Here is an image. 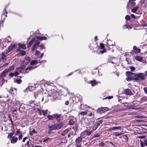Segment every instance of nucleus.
Instances as JSON below:
<instances>
[{
    "label": "nucleus",
    "mask_w": 147,
    "mask_h": 147,
    "mask_svg": "<svg viewBox=\"0 0 147 147\" xmlns=\"http://www.w3.org/2000/svg\"><path fill=\"white\" fill-rule=\"evenodd\" d=\"M134 74V73H132L129 71H127L125 73V75L127 76H131Z\"/></svg>",
    "instance_id": "obj_28"
},
{
    "label": "nucleus",
    "mask_w": 147,
    "mask_h": 147,
    "mask_svg": "<svg viewBox=\"0 0 147 147\" xmlns=\"http://www.w3.org/2000/svg\"><path fill=\"white\" fill-rule=\"evenodd\" d=\"M103 121L102 120H100L96 122L95 124L97 126L99 127L101 125Z\"/></svg>",
    "instance_id": "obj_23"
},
{
    "label": "nucleus",
    "mask_w": 147,
    "mask_h": 147,
    "mask_svg": "<svg viewBox=\"0 0 147 147\" xmlns=\"http://www.w3.org/2000/svg\"><path fill=\"white\" fill-rule=\"evenodd\" d=\"M47 110H42V113L43 114L44 116H45L46 115V114L47 113Z\"/></svg>",
    "instance_id": "obj_44"
},
{
    "label": "nucleus",
    "mask_w": 147,
    "mask_h": 147,
    "mask_svg": "<svg viewBox=\"0 0 147 147\" xmlns=\"http://www.w3.org/2000/svg\"><path fill=\"white\" fill-rule=\"evenodd\" d=\"M35 42L34 44L32 46V51H34L36 49H37L40 43V41H37V40H35Z\"/></svg>",
    "instance_id": "obj_7"
},
{
    "label": "nucleus",
    "mask_w": 147,
    "mask_h": 147,
    "mask_svg": "<svg viewBox=\"0 0 147 147\" xmlns=\"http://www.w3.org/2000/svg\"><path fill=\"white\" fill-rule=\"evenodd\" d=\"M35 146L33 143H30V146L29 147H34Z\"/></svg>",
    "instance_id": "obj_64"
},
{
    "label": "nucleus",
    "mask_w": 147,
    "mask_h": 147,
    "mask_svg": "<svg viewBox=\"0 0 147 147\" xmlns=\"http://www.w3.org/2000/svg\"><path fill=\"white\" fill-rule=\"evenodd\" d=\"M63 125L64 124L62 122H59L58 124L55 125L56 129H61L63 127Z\"/></svg>",
    "instance_id": "obj_11"
},
{
    "label": "nucleus",
    "mask_w": 147,
    "mask_h": 147,
    "mask_svg": "<svg viewBox=\"0 0 147 147\" xmlns=\"http://www.w3.org/2000/svg\"><path fill=\"white\" fill-rule=\"evenodd\" d=\"M140 144L141 146V147H144V143L143 142V141H141Z\"/></svg>",
    "instance_id": "obj_62"
},
{
    "label": "nucleus",
    "mask_w": 147,
    "mask_h": 147,
    "mask_svg": "<svg viewBox=\"0 0 147 147\" xmlns=\"http://www.w3.org/2000/svg\"><path fill=\"white\" fill-rule=\"evenodd\" d=\"M100 135H99L98 134L96 133L93 136V138H97L100 136Z\"/></svg>",
    "instance_id": "obj_49"
},
{
    "label": "nucleus",
    "mask_w": 147,
    "mask_h": 147,
    "mask_svg": "<svg viewBox=\"0 0 147 147\" xmlns=\"http://www.w3.org/2000/svg\"><path fill=\"white\" fill-rule=\"evenodd\" d=\"M104 44L102 43L100 44V46L98 47V49H103L102 50H100L99 51V53L101 54H103L106 52V50L105 49Z\"/></svg>",
    "instance_id": "obj_6"
},
{
    "label": "nucleus",
    "mask_w": 147,
    "mask_h": 147,
    "mask_svg": "<svg viewBox=\"0 0 147 147\" xmlns=\"http://www.w3.org/2000/svg\"><path fill=\"white\" fill-rule=\"evenodd\" d=\"M49 128L50 129L51 131H53L56 130V126L55 125H54L52 126H49Z\"/></svg>",
    "instance_id": "obj_26"
},
{
    "label": "nucleus",
    "mask_w": 147,
    "mask_h": 147,
    "mask_svg": "<svg viewBox=\"0 0 147 147\" xmlns=\"http://www.w3.org/2000/svg\"><path fill=\"white\" fill-rule=\"evenodd\" d=\"M39 47H40L39 49L40 50H42L45 49L44 45L42 44L40 45V46L39 45Z\"/></svg>",
    "instance_id": "obj_40"
},
{
    "label": "nucleus",
    "mask_w": 147,
    "mask_h": 147,
    "mask_svg": "<svg viewBox=\"0 0 147 147\" xmlns=\"http://www.w3.org/2000/svg\"><path fill=\"white\" fill-rule=\"evenodd\" d=\"M53 116H54V118L56 119L57 122H59L60 121L61 117V114L55 113L53 114Z\"/></svg>",
    "instance_id": "obj_8"
},
{
    "label": "nucleus",
    "mask_w": 147,
    "mask_h": 147,
    "mask_svg": "<svg viewBox=\"0 0 147 147\" xmlns=\"http://www.w3.org/2000/svg\"><path fill=\"white\" fill-rule=\"evenodd\" d=\"M15 47V45H12L8 47V49L11 51Z\"/></svg>",
    "instance_id": "obj_32"
},
{
    "label": "nucleus",
    "mask_w": 147,
    "mask_h": 147,
    "mask_svg": "<svg viewBox=\"0 0 147 147\" xmlns=\"http://www.w3.org/2000/svg\"><path fill=\"white\" fill-rule=\"evenodd\" d=\"M36 111L38 113H39L40 115H41L42 114V111L39 109H37Z\"/></svg>",
    "instance_id": "obj_39"
},
{
    "label": "nucleus",
    "mask_w": 147,
    "mask_h": 147,
    "mask_svg": "<svg viewBox=\"0 0 147 147\" xmlns=\"http://www.w3.org/2000/svg\"><path fill=\"white\" fill-rule=\"evenodd\" d=\"M15 67L14 65H12L8 69H5L6 70L8 73L9 72L11 71L14 69Z\"/></svg>",
    "instance_id": "obj_19"
},
{
    "label": "nucleus",
    "mask_w": 147,
    "mask_h": 147,
    "mask_svg": "<svg viewBox=\"0 0 147 147\" xmlns=\"http://www.w3.org/2000/svg\"><path fill=\"white\" fill-rule=\"evenodd\" d=\"M123 138L125 140L126 142H128V137L126 135H124L123 136Z\"/></svg>",
    "instance_id": "obj_36"
},
{
    "label": "nucleus",
    "mask_w": 147,
    "mask_h": 147,
    "mask_svg": "<svg viewBox=\"0 0 147 147\" xmlns=\"http://www.w3.org/2000/svg\"><path fill=\"white\" fill-rule=\"evenodd\" d=\"M38 63V61L37 60H32L31 63L30 65H33L34 64H37Z\"/></svg>",
    "instance_id": "obj_34"
},
{
    "label": "nucleus",
    "mask_w": 147,
    "mask_h": 147,
    "mask_svg": "<svg viewBox=\"0 0 147 147\" xmlns=\"http://www.w3.org/2000/svg\"><path fill=\"white\" fill-rule=\"evenodd\" d=\"M18 140V138L14 136L12 137L11 140V142L12 144L16 143Z\"/></svg>",
    "instance_id": "obj_14"
},
{
    "label": "nucleus",
    "mask_w": 147,
    "mask_h": 147,
    "mask_svg": "<svg viewBox=\"0 0 147 147\" xmlns=\"http://www.w3.org/2000/svg\"><path fill=\"white\" fill-rule=\"evenodd\" d=\"M58 95V93L57 92H55L51 93V94H49L48 96L52 97L54 99H55L57 98Z\"/></svg>",
    "instance_id": "obj_9"
},
{
    "label": "nucleus",
    "mask_w": 147,
    "mask_h": 147,
    "mask_svg": "<svg viewBox=\"0 0 147 147\" xmlns=\"http://www.w3.org/2000/svg\"><path fill=\"white\" fill-rule=\"evenodd\" d=\"M123 134L122 133H118V132H115L114 133V135L116 136H121L122 134Z\"/></svg>",
    "instance_id": "obj_38"
},
{
    "label": "nucleus",
    "mask_w": 147,
    "mask_h": 147,
    "mask_svg": "<svg viewBox=\"0 0 147 147\" xmlns=\"http://www.w3.org/2000/svg\"><path fill=\"white\" fill-rule=\"evenodd\" d=\"M141 100L142 101H143L144 102H146L147 100V98L146 96H144L142 98Z\"/></svg>",
    "instance_id": "obj_41"
},
{
    "label": "nucleus",
    "mask_w": 147,
    "mask_h": 147,
    "mask_svg": "<svg viewBox=\"0 0 147 147\" xmlns=\"http://www.w3.org/2000/svg\"><path fill=\"white\" fill-rule=\"evenodd\" d=\"M10 52H11V51L8 49L7 50H5V52L6 54H7Z\"/></svg>",
    "instance_id": "obj_58"
},
{
    "label": "nucleus",
    "mask_w": 147,
    "mask_h": 147,
    "mask_svg": "<svg viewBox=\"0 0 147 147\" xmlns=\"http://www.w3.org/2000/svg\"><path fill=\"white\" fill-rule=\"evenodd\" d=\"M121 128V127L120 126H115L114 127L110 128L109 129V130L110 131H112L116 129H120Z\"/></svg>",
    "instance_id": "obj_16"
},
{
    "label": "nucleus",
    "mask_w": 147,
    "mask_h": 147,
    "mask_svg": "<svg viewBox=\"0 0 147 147\" xmlns=\"http://www.w3.org/2000/svg\"><path fill=\"white\" fill-rule=\"evenodd\" d=\"M16 82L18 84H20L22 82V80L20 79H17L16 80Z\"/></svg>",
    "instance_id": "obj_50"
},
{
    "label": "nucleus",
    "mask_w": 147,
    "mask_h": 147,
    "mask_svg": "<svg viewBox=\"0 0 147 147\" xmlns=\"http://www.w3.org/2000/svg\"><path fill=\"white\" fill-rule=\"evenodd\" d=\"M8 73L5 69L0 74V79L2 77H5Z\"/></svg>",
    "instance_id": "obj_12"
},
{
    "label": "nucleus",
    "mask_w": 147,
    "mask_h": 147,
    "mask_svg": "<svg viewBox=\"0 0 147 147\" xmlns=\"http://www.w3.org/2000/svg\"><path fill=\"white\" fill-rule=\"evenodd\" d=\"M21 53L23 56L26 53V51L24 50H22L21 51Z\"/></svg>",
    "instance_id": "obj_53"
},
{
    "label": "nucleus",
    "mask_w": 147,
    "mask_h": 147,
    "mask_svg": "<svg viewBox=\"0 0 147 147\" xmlns=\"http://www.w3.org/2000/svg\"><path fill=\"white\" fill-rule=\"evenodd\" d=\"M73 135V132L71 131L68 134V137L69 138H70L71 137V135Z\"/></svg>",
    "instance_id": "obj_52"
},
{
    "label": "nucleus",
    "mask_w": 147,
    "mask_h": 147,
    "mask_svg": "<svg viewBox=\"0 0 147 147\" xmlns=\"http://www.w3.org/2000/svg\"><path fill=\"white\" fill-rule=\"evenodd\" d=\"M17 70L20 73H22V70L20 69V68H18L17 69Z\"/></svg>",
    "instance_id": "obj_60"
},
{
    "label": "nucleus",
    "mask_w": 147,
    "mask_h": 147,
    "mask_svg": "<svg viewBox=\"0 0 147 147\" xmlns=\"http://www.w3.org/2000/svg\"><path fill=\"white\" fill-rule=\"evenodd\" d=\"M90 84H91L92 86H94L97 84V82L95 80H91L90 81Z\"/></svg>",
    "instance_id": "obj_27"
},
{
    "label": "nucleus",
    "mask_w": 147,
    "mask_h": 147,
    "mask_svg": "<svg viewBox=\"0 0 147 147\" xmlns=\"http://www.w3.org/2000/svg\"><path fill=\"white\" fill-rule=\"evenodd\" d=\"M127 77L126 78V80L127 81H130L132 80V79L131 78L130 76H127Z\"/></svg>",
    "instance_id": "obj_47"
},
{
    "label": "nucleus",
    "mask_w": 147,
    "mask_h": 147,
    "mask_svg": "<svg viewBox=\"0 0 147 147\" xmlns=\"http://www.w3.org/2000/svg\"><path fill=\"white\" fill-rule=\"evenodd\" d=\"M113 98V96H109L107 97H106V98H103V100L105 99L106 98H108V99H111Z\"/></svg>",
    "instance_id": "obj_55"
},
{
    "label": "nucleus",
    "mask_w": 147,
    "mask_h": 147,
    "mask_svg": "<svg viewBox=\"0 0 147 147\" xmlns=\"http://www.w3.org/2000/svg\"><path fill=\"white\" fill-rule=\"evenodd\" d=\"M124 93L127 95H133V93L131 90L129 89H125L124 90Z\"/></svg>",
    "instance_id": "obj_10"
},
{
    "label": "nucleus",
    "mask_w": 147,
    "mask_h": 147,
    "mask_svg": "<svg viewBox=\"0 0 147 147\" xmlns=\"http://www.w3.org/2000/svg\"><path fill=\"white\" fill-rule=\"evenodd\" d=\"M25 59L26 61H27L26 64L28 63L31 60L30 58L28 57H25Z\"/></svg>",
    "instance_id": "obj_35"
},
{
    "label": "nucleus",
    "mask_w": 147,
    "mask_h": 147,
    "mask_svg": "<svg viewBox=\"0 0 147 147\" xmlns=\"http://www.w3.org/2000/svg\"><path fill=\"white\" fill-rule=\"evenodd\" d=\"M144 142L145 145L147 146V139H145V140H144Z\"/></svg>",
    "instance_id": "obj_61"
},
{
    "label": "nucleus",
    "mask_w": 147,
    "mask_h": 147,
    "mask_svg": "<svg viewBox=\"0 0 147 147\" xmlns=\"http://www.w3.org/2000/svg\"><path fill=\"white\" fill-rule=\"evenodd\" d=\"M89 112L88 110L85 111L81 112L79 114L81 115L84 116V115H86Z\"/></svg>",
    "instance_id": "obj_29"
},
{
    "label": "nucleus",
    "mask_w": 147,
    "mask_h": 147,
    "mask_svg": "<svg viewBox=\"0 0 147 147\" xmlns=\"http://www.w3.org/2000/svg\"><path fill=\"white\" fill-rule=\"evenodd\" d=\"M135 59L141 62L143 60V58L141 57L137 56L134 57Z\"/></svg>",
    "instance_id": "obj_20"
},
{
    "label": "nucleus",
    "mask_w": 147,
    "mask_h": 147,
    "mask_svg": "<svg viewBox=\"0 0 147 147\" xmlns=\"http://www.w3.org/2000/svg\"><path fill=\"white\" fill-rule=\"evenodd\" d=\"M129 3H131V5L132 7H134L136 5V3L134 2H129Z\"/></svg>",
    "instance_id": "obj_45"
},
{
    "label": "nucleus",
    "mask_w": 147,
    "mask_h": 147,
    "mask_svg": "<svg viewBox=\"0 0 147 147\" xmlns=\"http://www.w3.org/2000/svg\"><path fill=\"white\" fill-rule=\"evenodd\" d=\"M31 107V106L30 105H25L23 103L21 104L20 106L19 109H20L21 108L23 109H25V107Z\"/></svg>",
    "instance_id": "obj_13"
},
{
    "label": "nucleus",
    "mask_w": 147,
    "mask_h": 147,
    "mask_svg": "<svg viewBox=\"0 0 147 147\" xmlns=\"http://www.w3.org/2000/svg\"><path fill=\"white\" fill-rule=\"evenodd\" d=\"M74 121H73V119H70L69 120V122L68 125H73L74 123Z\"/></svg>",
    "instance_id": "obj_37"
},
{
    "label": "nucleus",
    "mask_w": 147,
    "mask_h": 147,
    "mask_svg": "<svg viewBox=\"0 0 147 147\" xmlns=\"http://www.w3.org/2000/svg\"><path fill=\"white\" fill-rule=\"evenodd\" d=\"M14 130L13 129L12 132L10 133L8 135L7 137L8 138H11L14 134Z\"/></svg>",
    "instance_id": "obj_31"
},
{
    "label": "nucleus",
    "mask_w": 147,
    "mask_h": 147,
    "mask_svg": "<svg viewBox=\"0 0 147 147\" xmlns=\"http://www.w3.org/2000/svg\"><path fill=\"white\" fill-rule=\"evenodd\" d=\"M105 145V144L104 143V142H102L98 144V145L99 146H103Z\"/></svg>",
    "instance_id": "obj_42"
},
{
    "label": "nucleus",
    "mask_w": 147,
    "mask_h": 147,
    "mask_svg": "<svg viewBox=\"0 0 147 147\" xmlns=\"http://www.w3.org/2000/svg\"><path fill=\"white\" fill-rule=\"evenodd\" d=\"M92 130L89 131L88 129L85 130L83 132L81 133L80 134V136L82 137V138H84L86 136L90 135L92 133Z\"/></svg>",
    "instance_id": "obj_5"
},
{
    "label": "nucleus",
    "mask_w": 147,
    "mask_h": 147,
    "mask_svg": "<svg viewBox=\"0 0 147 147\" xmlns=\"http://www.w3.org/2000/svg\"><path fill=\"white\" fill-rule=\"evenodd\" d=\"M133 49V50H132L130 52V53L132 55H134L135 53H138L141 52V49L137 47L136 46H134Z\"/></svg>",
    "instance_id": "obj_4"
},
{
    "label": "nucleus",
    "mask_w": 147,
    "mask_h": 147,
    "mask_svg": "<svg viewBox=\"0 0 147 147\" xmlns=\"http://www.w3.org/2000/svg\"><path fill=\"white\" fill-rule=\"evenodd\" d=\"M130 68L131 71H134L136 69L135 67H134L130 66Z\"/></svg>",
    "instance_id": "obj_54"
},
{
    "label": "nucleus",
    "mask_w": 147,
    "mask_h": 147,
    "mask_svg": "<svg viewBox=\"0 0 147 147\" xmlns=\"http://www.w3.org/2000/svg\"><path fill=\"white\" fill-rule=\"evenodd\" d=\"M133 75V76H131L132 80H135V81L138 82L139 80H144L145 79V75L142 73L137 74L134 73Z\"/></svg>",
    "instance_id": "obj_1"
},
{
    "label": "nucleus",
    "mask_w": 147,
    "mask_h": 147,
    "mask_svg": "<svg viewBox=\"0 0 147 147\" xmlns=\"http://www.w3.org/2000/svg\"><path fill=\"white\" fill-rule=\"evenodd\" d=\"M131 18L129 16L127 15L125 17V19L127 20H130Z\"/></svg>",
    "instance_id": "obj_43"
},
{
    "label": "nucleus",
    "mask_w": 147,
    "mask_h": 147,
    "mask_svg": "<svg viewBox=\"0 0 147 147\" xmlns=\"http://www.w3.org/2000/svg\"><path fill=\"white\" fill-rule=\"evenodd\" d=\"M3 12V13L2 15V17L3 16H5L4 18H3V20H5V18L7 17V12L6 9H4Z\"/></svg>",
    "instance_id": "obj_21"
},
{
    "label": "nucleus",
    "mask_w": 147,
    "mask_h": 147,
    "mask_svg": "<svg viewBox=\"0 0 147 147\" xmlns=\"http://www.w3.org/2000/svg\"><path fill=\"white\" fill-rule=\"evenodd\" d=\"M8 118H9V121H11V124L12 125H14L13 123V121H12L11 118L9 116H8Z\"/></svg>",
    "instance_id": "obj_51"
},
{
    "label": "nucleus",
    "mask_w": 147,
    "mask_h": 147,
    "mask_svg": "<svg viewBox=\"0 0 147 147\" xmlns=\"http://www.w3.org/2000/svg\"><path fill=\"white\" fill-rule=\"evenodd\" d=\"M14 89L16 90V89L14 88H12V87H11L10 89L9 90V92L11 93L12 95H15V93L14 92Z\"/></svg>",
    "instance_id": "obj_25"
},
{
    "label": "nucleus",
    "mask_w": 147,
    "mask_h": 147,
    "mask_svg": "<svg viewBox=\"0 0 147 147\" xmlns=\"http://www.w3.org/2000/svg\"><path fill=\"white\" fill-rule=\"evenodd\" d=\"M37 133V132L35 129H33L32 131L30 130L29 131V134L31 136H33L34 134H36Z\"/></svg>",
    "instance_id": "obj_17"
},
{
    "label": "nucleus",
    "mask_w": 147,
    "mask_h": 147,
    "mask_svg": "<svg viewBox=\"0 0 147 147\" xmlns=\"http://www.w3.org/2000/svg\"><path fill=\"white\" fill-rule=\"evenodd\" d=\"M40 54V52L39 51L36 50V53H35V55L36 56H37L38 55H39Z\"/></svg>",
    "instance_id": "obj_63"
},
{
    "label": "nucleus",
    "mask_w": 147,
    "mask_h": 147,
    "mask_svg": "<svg viewBox=\"0 0 147 147\" xmlns=\"http://www.w3.org/2000/svg\"><path fill=\"white\" fill-rule=\"evenodd\" d=\"M14 76V74L12 73H10L9 74V76L12 78Z\"/></svg>",
    "instance_id": "obj_56"
},
{
    "label": "nucleus",
    "mask_w": 147,
    "mask_h": 147,
    "mask_svg": "<svg viewBox=\"0 0 147 147\" xmlns=\"http://www.w3.org/2000/svg\"><path fill=\"white\" fill-rule=\"evenodd\" d=\"M18 45L19 47L21 48L22 49H26V45L24 44H21L19 43L18 44Z\"/></svg>",
    "instance_id": "obj_24"
},
{
    "label": "nucleus",
    "mask_w": 147,
    "mask_h": 147,
    "mask_svg": "<svg viewBox=\"0 0 147 147\" xmlns=\"http://www.w3.org/2000/svg\"><path fill=\"white\" fill-rule=\"evenodd\" d=\"M109 111V109L108 107H101L97 109V112L98 114H101Z\"/></svg>",
    "instance_id": "obj_2"
},
{
    "label": "nucleus",
    "mask_w": 147,
    "mask_h": 147,
    "mask_svg": "<svg viewBox=\"0 0 147 147\" xmlns=\"http://www.w3.org/2000/svg\"><path fill=\"white\" fill-rule=\"evenodd\" d=\"M35 38H34L32 39L29 42V43L28 44V48H29L33 44V42L35 41Z\"/></svg>",
    "instance_id": "obj_18"
},
{
    "label": "nucleus",
    "mask_w": 147,
    "mask_h": 147,
    "mask_svg": "<svg viewBox=\"0 0 147 147\" xmlns=\"http://www.w3.org/2000/svg\"><path fill=\"white\" fill-rule=\"evenodd\" d=\"M36 39L37 41H40H40L42 40H46L47 39V38L45 36L43 37H39V36H37L36 38Z\"/></svg>",
    "instance_id": "obj_15"
},
{
    "label": "nucleus",
    "mask_w": 147,
    "mask_h": 147,
    "mask_svg": "<svg viewBox=\"0 0 147 147\" xmlns=\"http://www.w3.org/2000/svg\"><path fill=\"white\" fill-rule=\"evenodd\" d=\"M98 127V126H97V125H96L95 124L94 125L93 127V131L95 130Z\"/></svg>",
    "instance_id": "obj_48"
},
{
    "label": "nucleus",
    "mask_w": 147,
    "mask_h": 147,
    "mask_svg": "<svg viewBox=\"0 0 147 147\" xmlns=\"http://www.w3.org/2000/svg\"><path fill=\"white\" fill-rule=\"evenodd\" d=\"M129 26L127 24H125L123 27V29H125V28H128Z\"/></svg>",
    "instance_id": "obj_46"
},
{
    "label": "nucleus",
    "mask_w": 147,
    "mask_h": 147,
    "mask_svg": "<svg viewBox=\"0 0 147 147\" xmlns=\"http://www.w3.org/2000/svg\"><path fill=\"white\" fill-rule=\"evenodd\" d=\"M47 117L48 118V120H53L54 119V116H53V114L52 115H49Z\"/></svg>",
    "instance_id": "obj_30"
},
{
    "label": "nucleus",
    "mask_w": 147,
    "mask_h": 147,
    "mask_svg": "<svg viewBox=\"0 0 147 147\" xmlns=\"http://www.w3.org/2000/svg\"><path fill=\"white\" fill-rule=\"evenodd\" d=\"M6 56L5 55L4 53H1V58L2 59H3V61H4V60H6Z\"/></svg>",
    "instance_id": "obj_33"
},
{
    "label": "nucleus",
    "mask_w": 147,
    "mask_h": 147,
    "mask_svg": "<svg viewBox=\"0 0 147 147\" xmlns=\"http://www.w3.org/2000/svg\"><path fill=\"white\" fill-rule=\"evenodd\" d=\"M139 8V6H137L134 7L131 10V11L134 13H135L138 10Z\"/></svg>",
    "instance_id": "obj_22"
},
{
    "label": "nucleus",
    "mask_w": 147,
    "mask_h": 147,
    "mask_svg": "<svg viewBox=\"0 0 147 147\" xmlns=\"http://www.w3.org/2000/svg\"><path fill=\"white\" fill-rule=\"evenodd\" d=\"M32 69V67L31 66H30V67H28L26 69V71L27 70H30V69Z\"/></svg>",
    "instance_id": "obj_59"
},
{
    "label": "nucleus",
    "mask_w": 147,
    "mask_h": 147,
    "mask_svg": "<svg viewBox=\"0 0 147 147\" xmlns=\"http://www.w3.org/2000/svg\"><path fill=\"white\" fill-rule=\"evenodd\" d=\"M81 136L77 138L75 140V145L76 146V147H82L81 142L82 141V138Z\"/></svg>",
    "instance_id": "obj_3"
},
{
    "label": "nucleus",
    "mask_w": 147,
    "mask_h": 147,
    "mask_svg": "<svg viewBox=\"0 0 147 147\" xmlns=\"http://www.w3.org/2000/svg\"><path fill=\"white\" fill-rule=\"evenodd\" d=\"M144 90L145 93L147 94V87H144Z\"/></svg>",
    "instance_id": "obj_57"
}]
</instances>
